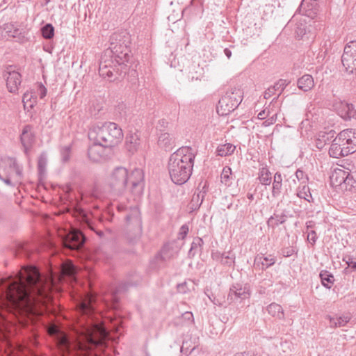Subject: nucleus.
Segmentation results:
<instances>
[{
    "label": "nucleus",
    "instance_id": "nucleus-1",
    "mask_svg": "<svg viewBox=\"0 0 356 356\" xmlns=\"http://www.w3.org/2000/svg\"><path fill=\"white\" fill-rule=\"evenodd\" d=\"M54 290H57L54 279L31 266L26 269L23 277L6 284L3 296L6 303L17 309H26L49 302Z\"/></svg>",
    "mask_w": 356,
    "mask_h": 356
},
{
    "label": "nucleus",
    "instance_id": "nucleus-2",
    "mask_svg": "<svg viewBox=\"0 0 356 356\" xmlns=\"http://www.w3.org/2000/svg\"><path fill=\"white\" fill-rule=\"evenodd\" d=\"M109 47L102 55L99 73L104 78H111L116 74L126 73L129 60L132 58L129 45L131 35L125 30L114 32L109 39Z\"/></svg>",
    "mask_w": 356,
    "mask_h": 356
},
{
    "label": "nucleus",
    "instance_id": "nucleus-3",
    "mask_svg": "<svg viewBox=\"0 0 356 356\" xmlns=\"http://www.w3.org/2000/svg\"><path fill=\"white\" fill-rule=\"evenodd\" d=\"M129 181L131 184V193L136 197H140L145 187L143 170L136 168L129 175L127 168L119 166L115 168L106 179L109 191L115 195H121L125 191Z\"/></svg>",
    "mask_w": 356,
    "mask_h": 356
},
{
    "label": "nucleus",
    "instance_id": "nucleus-4",
    "mask_svg": "<svg viewBox=\"0 0 356 356\" xmlns=\"http://www.w3.org/2000/svg\"><path fill=\"white\" fill-rule=\"evenodd\" d=\"M195 154L191 147H181L172 154L168 161L171 180L178 185L186 183L192 175Z\"/></svg>",
    "mask_w": 356,
    "mask_h": 356
},
{
    "label": "nucleus",
    "instance_id": "nucleus-5",
    "mask_svg": "<svg viewBox=\"0 0 356 356\" xmlns=\"http://www.w3.org/2000/svg\"><path fill=\"white\" fill-rule=\"evenodd\" d=\"M88 138L106 147L118 145L123 138L122 129L115 122H97L92 125L88 131Z\"/></svg>",
    "mask_w": 356,
    "mask_h": 356
},
{
    "label": "nucleus",
    "instance_id": "nucleus-6",
    "mask_svg": "<svg viewBox=\"0 0 356 356\" xmlns=\"http://www.w3.org/2000/svg\"><path fill=\"white\" fill-rule=\"evenodd\" d=\"M356 151V136L350 129L339 133L333 139L329 149L331 157L339 159L344 157Z\"/></svg>",
    "mask_w": 356,
    "mask_h": 356
},
{
    "label": "nucleus",
    "instance_id": "nucleus-7",
    "mask_svg": "<svg viewBox=\"0 0 356 356\" xmlns=\"http://www.w3.org/2000/svg\"><path fill=\"white\" fill-rule=\"evenodd\" d=\"M23 177V168L16 159L5 156L0 159V179L7 186L15 187L20 184Z\"/></svg>",
    "mask_w": 356,
    "mask_h": 356
},
{
    "label": "nucleus",
    "instance_id": "nucleus-8",
    "mask_svg": "<svg viewBox=\"0 0 356 356\" xmlns=\"http://www.w3.org/2000/svg\"><path fill=\"white\" fill-rule=\"evenodd\" d=\"M243 92L240 88H232L219 99L217 112L220 115H227L234 111L241 103Z\"/></svg>",
    "mask_w": 356,
    "mask_h": 356
},
{
    "label": "nucleus",
    "instance_id": "nucleus-9",
    "mask_svg": "<svg viewBox=\"0 0 356 356\" xmlns=\"http://www.w3.org/2000/svg\"><path fill=\"white\" fill-rule=\"evenodd\" d=\"M341 63L347 72H356V41H350L345 46Z\"/></svg>",
    "mask_w": 356,
    "mask_h": 356
},
{
    "label": "nucleus",
    "instance_id": "nucleus-10",
    "mask_svg": "<svg viewBox=\"0 0 356 356\" xmlns=\"http://www.w3.org/2000/svg\"><path fill=\"white\" fill-rule=\"evenodd\" d=\"M337 114L345 120H356V110L352 104L341 100H335L332 105Z\"/></svg>",
    "mask_w": 356,
    "mask_h": 356
},
{
    "label": "nucleus",
    "instance_id": "nucleus-11",
    "mask_svg": "<svg viewBox=\"0 0 356 356\" xmlns=\"http://www.w3.org/2000/svg\"><path fill=\"white\" fill-rule=\"evenodd\" d=\"M250 290L247 286L236 284L233 285L228 293L227 300L231 302H241L250 298Z\"/></svg>",
    "mask_w": 356,
    "mask_h": 356
},
{
    "label": "nucleus",
    "instance_id": "nucleus-12",
    "mask_svg": "<svg viewBox=\"0 0 356 356\" xmlns=\"http://www.w3.org/2000/svg\"><path fill=\"white\" fill-rule=\"evenodd\" d=\"M108 148L97 141H93V144L88 149V158L93 162H100L106 159V151Z\"/></svg>",
    "mask_w": 356,
    "mask_h": 356
},
{
    "label": "nucleus",
    "instance_id": "nucleus-13",
    "mask_svg": "<svg viewBox=\"0 0 356 356\" xmlns=\"http://www.w3.org/2000/svg\"><path fill=\"white\" fill-rule=\"evenodd\" d=\"M4 77L6 79V86L8 91L11 93H17L19 86L22 83L21 74L15 70L8 71L4 74Z\"/></svg>",
    "mask_w": 356,
    "mask_h": 356
},
{
    "label": "nucleus",
    "instance_id": "nucleus-14",
    "mask_svg": "<svg viewBox=\"0 0 356 356\" xmlns=\"http://www.w3.org/2000/svg\"><path fill=\"white\" fill-rule=\"evenodd\" d=\"M276 257L273 254H267L259 253L256 255L254 259V266L256 268L265 270L268 268L273 266L276 262Z\"/></svg>",
    "mask_w": 356,
    "mask_h": 356
},
{
    "label": "nucleus",
    "instance_id": "nucleus-15",
    "mask_svg": "<svg viewBox=\"0 0 356 356\" xmlns=\"http://www.w3.org/2000/svg\"><path fill=\"white\" fill-rule=\"evenodd\" d=\"M70 233L66 241V246L71 250L81 249L86 240L85 236L79 230H74Z\"/></svg>",
    "mask_w": 356,
    "mask_h": 356
},
{
    "label": "nucleus",
    "instance_id": "nucleus-16",
    "mask_svg": "<svg viewBox=\"0 0 356 356\" xmlns=\"http://www.w3.org/2000/svg\"><path fill=\"white\" fill-rule=\"evenodd\" d=\"M20 140L24 152L27 154L35 140V135L31 125L27 124L24 127L20 136Z\"/></svg>",
    "mask_w": 356,
    "mask_h": 356
},
{
    "label": "nucleus",
    "instance_id": "nucleus-17",
    "mask_svg": "<svg viewBox=\"0 0 356 356\" xmlns=\"http://www.w3.org/2000/svg\"><path fill=\"white\" fill-rule=\"evenodd\" d=\"M335 137L336 132L334 130L320 131L315 140L316 147L319 149H322L326 144L332 143Z\"/></svg>",
    "mask_w": 356,
    "mask_h": 356
},
{
    "label": "nucleus",
    "instance_id": "nucleus-18",
    "mask_svg": "<svg viewBox=\"0 0 356 356\" xmlns=\"http://www.w3.org/2000/svg\"><path fill=\"white\" fill-rule=\"evenodd\" d=\"M80 309L83 314H88L95 311L93 305L96 302V297L94 295H87L86 297L80 296Z\"/></svg>",
    "mask_w": 356,
    "mask_h": 356
},
{
    "label": "nucleus",
    "instance_id": "nucleus-19",
    "mask_svg": "<svg viewBox=\"0 0 356 356\" xmlns=\"http://www.w3.org/2000/svg\"><path fill=\"white\" fill-rule=\"evenodd\" d=\"M298 88L303 92L310 91L314 87V81L312 75L305 74L297 81Z\"/></svg>",
    "mask_w": 356,
    "mask_h": 356
},
{
    "label": "nucleus",
    "instance_id": "nucleus-20",
    "mask_svg": "<svg viewBox=\"0 0 356 356\" xmlns=\"http://www.w3.org/2000/svg\"><path fill=\"white\" fill-rule=\"evenodd\" d=\"M348 172L341 170L336 169L330 175V182L333 186H342L343 184L346 182L347 179Z\"/></svg>",
    "mask_w": 356,
    "mask_h": 356
},
{
    "label": "nucleus",
    "instance_id": "nucleus-21",
    "mask_svg": "<svg viewBox=\"0 0 356 356\" xmlns=\"http://www.w3.org/2000/svg\"><path fill=\"white\" fill-rule=\"evenodd\" d=\"M22 102L25 110L28 111L33 108L37 102L36 92L33 90L26 92L23 95Z\"/></svg>",
    "mask_w": 356,
    "mask_h": 356
},
{
    "label": "nucleus",
    "instance_id": "nucleus-22",
    "mask_svg": "<svg viewBox=\"0 0 356 356\" xmlns=\"http://www.w3.org/2000/svg\"><path fill=\"white\" fill-rule=\"evenodd\" d=\"M282 175L280 172L275 173L273 177V186H272V195L276 197L280 195L282 188Z\"/></svg>",
    "mask_w": 356,
    "mask_h": 356
},
{
    "label": "nucleus",
    "instance_id": "nucleus-23",
    "mask_svg": "<svg viewBox=\"0 0 356 356\" xmlns=\"http://www.w3.org/2000/svg\"><path fill=\"white\" fill-rule=\"evenodd\" d=\"M258 179L262 185L269 186L271 184V172L267 166H263L259 169Z\"/></svg>",
    "mask_w": 356,
    "mask_h": 356
},
{
    "label": "nucleus",
    "instance_id": "nucleus-24",
    "mask_svg": "<svg viewBox=\"0 0 356 356\" xmlns=\"http://www.w3.org/2000/svg\"><path fill=\"white\" fill-rule=\"evenodd\" d=\"M287 216L284 211L281 213L275 212L273 216H270L267 223L269 226L276 227L286 222Z\"/></svg>",
    "mask_w": 356,
    "mask_h": 356
},
{
    "label": "nucleus",
    "instance_id": "nucleus-25",
    "mask_svg": "<svg viewBox=\"0 0 356 356\" xmlns=\"http://www.w3.org/2000/svg\"><path fill=\"white\" fill-rule=\"evenodd\" d=\"M330 320V326L332 327H343L345 326L351 319V317L348 315H342L341 316H328Z\"/></svg>",
    "mask_w": 356,
    "mask_h": 356
},
{
    "label": "nucleus",
    "instance_id": "nucleus-26",
    "mask_svg": "<svg viewBox=\"0 0 356 356\" xmlns=\"http://www.w3.org/2000/svg\"><path fill=\"white\" fill-rule=\"evenodd\" d=\"M268 313L272 316L273 317L277 318L278 319H284V313L282 306L275 302H273L270 304L267 307Z\"/></svg>",
    "mask_w": 356,
    "mask_h": 356
},
{
    "label": "nucleus",
    "instance_id": "nucleus-27",
    "mask_svg": "<svg viewBox=\"0 0 356 356\" xmlns=\"http://www.w3.org/2000/svg\"><path fill=\"white\" fill-rule=\"evenodd\" d=\"M204 241L202 238L196 237L193 239L188 251V257H193L196 254L201 253Z\"/></svg>",
    "mask_w": 356,
    "mask_h": 356
},
{
    "label": "nucleus",
    "instance_id": "nucleus-28",
    "mask_svg": "<svg viewBox=\"0 0 356 356\" xmlns=\"http://www.w3.org/2000/svg\"><path fill=\"white\" fill-rule=\"evenodd\" d=\"M320 278L322 284L327 289H330L334 283V278L332 273L327 270H322L320 273Z\"/></svg>",
    "mask_w": 356,
    "mask_h": 356
},
{
    "label": "nucleus",
    "instance_id": "nucleus-29",
    "mask_svg": "<svg viewBox=\"0 0 356 356\" xmlns=\"http://www.w3.org/2000/svg\"><path fill=\"white\" fill-rule=\"evenodd\" d=\"M236 147L231 143H226L224 145H220L217 149L216 152L218 156H227L234 153Z\"/></svg>",
    "mask_w": 356,
    "mask_h": 356
},
{
    "label": "nucleus",
    "instance_id": "nucleus-30",
    "mask_svg": "<svg viewBox=\"0 0 356 356\" xmlns=\"http://www.w3.org/2000/svg\"><path fill=\"white\" fill-rule=\"evenodd\" d=\"M221 182L224 184L225 186H230L232 184V169L225 166L223 168L222 171L220 175Z\"/></svg>",
    "mask_w": 356,
    "mask_h": 356
},
{
    "label": "nucleus",
    "instance_id": "nucleus-31",
    "mask_svg": "<svg viewBox=\"0 0 356 356\" xmlns=\"http://www.w3.org/2000/svg\"><path fill=\"white\" fill-rule=\"evenodd\" d=\"M297 195L300 198H303L305 200L310 202L309 198H312V194L309 186L306 185V184H300L298 188Z\"/></svg>",
    "mask_w": 356,
    "mask_h": 356
},
{
    "label": "nucleus",
    "instance_id": "nucleus-32",
    "mask_svg": "<svg viewBox=\"0 0 356 356\" xmlns=\"http://www.w3.org/2000/svg\"><path fill=\"white\" fill-rule=\"evenodd\" d=\"M126 143L129 150L132 151L139 144V136L136 133H130L126 137Z\"/></svg>",
    "mask_w": 356,
    "mask_h": 356
},
{
    "label": "nucleus",
    "instance_id": "nucleus-33",
    "mask_svg": "<svg viewBox=\"0 0 356 356\" xmlns=\"http://www.w3.org/2000/svg\"><path fill=\"white\" fill-rule=\"evenodd\" d=\"M131 59L130 58L129 60V63H126L127 64V71L126 73H122V74H116L115 72L114 74H113V76L112 77H111L110 79H113V80H115L117 79H118V76H125L127 74H130L131 76H137V72H136V70L135 69V67H136L137 65H134V66L133 65V64L131 63Z\"/></svg>",
    "mask_w": 356,
    "mask_h": 356
},
{
    "label": "nucleus",
    "instance_id": "nucleus-34",
    "mask_svg": "<svg viewBox=\"0 0 356 356\" xmlns=\"http://www.w3.org/2000/svg\"><path fill=\"white\" fill-rule=\"evenodd\" d=\"M40 31L42 37L46 40L52 39L54 36V27L50 23H47L44 25L41 28Z\"/></svg>",
    "mask_w": 356,
    "mask_h": 356
},
{
    "label": "nucleus",
    "instance_id": "nucleus-35",
    "mask_svg": "<svg viewBox=\"0 0 356 356\" xmlns=\"http://www.w3.org/2000/svg\"><path fill=\"white\" fill-rule=\"evenodd\" d=\"M197 346L195 343L193 345L192 344L191 339L184 340L181 347V352L186 356H188Z\"/></svg>",
    "mask_w": 356,
    "mask_h": 356
},
{
    "label": "nucleus",
    "instance_id": "nucleus-36",
    "mask_svg": "<svg viewBox=\"0 0 356 356\" xmlns=\"http://www.w3.org/2000/svg\"><path fill=\"white\" fill-rule=\"evenodd\" d=\"M235 258V254L232 251L224 252L220 264L229 267L232 266L234 264Z\"/></svg>",
    "mask_w": 356,
    "mask_h": 356
},
{
    "label": "nucleus",
    "instance_id": "nucleus-37",
    "mask_svg": "<svg viewBox=\"0 0 356 356\" xmlns=\"http://www.w3.org/2000/svg\"><path fill=\"white\" fill-rule=\"evenodd\" d=\"M15 254L16 257L23 256L24 257H29L31 252L26 244L18 243L16 246Z\"/></svg>",
    "mask_w": 356,
    "mask_h": 356
},
{
    "label": "nucleus",
    "instance_id": "nucleus-38",
    "mask_svg": "<svg viewBox=\"0 0 356 356\" xmlns=\"http://www.w3.org/2000/svg\"><path fill=\"white\" fill-rule=\"evenodd\" d=\"M208 191V186L207 183L205 182L204 185L202 186V189L199 191V193L197 194L196 197L194 195L192 199V202H197V206H200L201 204L203 202V200Z\"/></svg>",
    "mask_w": 356,
    "mask_h": 356
},
{
    "label": "nucleus",
    "instance_id": "nucleus-39",
    "mask_svg": "<svg viewBox=\"0 0 356 356\" xmlns=\"http://www.w3.org/2000/svg\"><path fill=\"white\" fill-rule=\"evenodd\" d=\"M47 164V157L46 153H42L38 161V170L40 175H42L46 170V166Z\"/></svg>",
    "mask_w": 356,
    "mask_h": 356
},
{
    "label": "nucleus",
    "instance_id": "nucleus-40",
    "mask_svg": "<svg viewBox=\"0 0 356 356\" xmlns=\"http://www.w3.org/2000/svg\"><path fill=\"white\" fill-rule=\"evenodd\" d=\"M289 82H288L285 79H280L277 81L273 86H272L274 89H275V92H278L277 97H274L273 101L277 99L278 97L281 95L285 88L288 86Z\"/></svg>",
    "mask_w": 356,
    "mask_h": 356
},
{
    "label": "nucleus",
    "instance_id": "nucleus-41",
    "mask_svg": "<svg viewBox=\"0 0 356 356\" xmlns=\"http://www.w3.org/2000/svg\"><path fill=\"white\" fill-rule=\"evenodd\" d=\"M87 333L85 336V339L86 342L88 343L90 348L93 346H97L100 343L99 340L96 339L94 336L92 331L87 330Z\"/></svg>",
    "mask_w": 356,
    "mask_h": 356
},
{
    "label": "nucleus",
    "instance_id": "nucleus-42",
    "mask_svg": "<svg viewBox=\"0 0 356 356\" xmlns=\"http://www.w3.org/2000/svg\"><path fill=\"white\" fill-rule=\"evenodd\" d=\"M170 141L171 138L170 137V134L168 133H164L161 134L159 136L158 143L159 145L167 148L171 145Z\"/></svg>",
    "mask_w": 356,
    "mask_h": 356
},
{
    "label": "nucleus",
    "instance_id": "nucleus-43",
    "mask_svg": "<svg viewBox=\"0 0 356 356\" xmlns=\"http://www.w3.org/2000/svg\"><path fill=\"white\" fill-rule=\"evenodd\" d=\"M139 216V210L137 207H130V213L125 216L127 222L131 221L134 218L138 219Z\"/></svg>",
    "mask_w": 356,
    "mask_h": 356
},
{
    "label": "nucleus",
    "instance_id": "nucleus-44",
    "mask_svg": "<svg viewBox=\"0 0 356 356\" xmlns=\"http://www.w3.org/2000/svg\"><path fill=\"white\" fill-rule=\"evenodd\" d=\"M71 147L70 145L63 147L60 149L61 159L63 162H67L70 158Z\"/></svg>",
    "mask_w": 356,
    "mask_h": 356
},
{
    "label": "nucleus",
    "instance_id": "nucleus-45",
    "mask_svg": "<svg viewBox=\"0 0 356 356\" xmlns=\"http://www.w3.org/2000/svg\"><path fill=\"white\" fill-rule=\"evenodd\" d=\"M356 184L355 180L353 177L348 172L347 179H346V182L343 184V186L344 189L346 191H350L352 188L355 187V184Z\"/></svg>",
    "mask_w": 356,
    "mask_h": 356
},
{
    "label": "nucleus",
    "instance_id": "nucleus-46",
    "mask_svg": "<svg viewBox=\"0 0 356 356\" xmlns=\"http://www.w3.org/2000/svg\"><path fill=\"white\" fill-rule=\"evenodd\" d=\"M35 92L36 95L40 96V99H43L47 95V90L42 83H39L36 86V91Z\"/></svg>",
    "mask_w": 356,
    "mask_h": 356
},
{
    "label": "nucleus",
    "instance_id": "nucleus-47",
    "mask_svg": "<svg viewBox=\"0 0 356 356\" xmlns=\"http://www.w3.org/2000/svg\"><path fill=\"white\" fill-rule=\"evenodd\" d=\"M296 177L299 181H302L301 184H306L308 180V177L305 172L299 169L296 172Z\"/></svg>",
    "mask_w": 356,
    "mask_h": 356
},
{
    "label": "nucleus",
    "instance_id": "nucleus-48",
    "mask_svg": "<svg viewBox=\"0 0 356 356\" xmlns=\"http://www.w3.org/2000/svg\"><path fill=\"white\" fill-rule=\"evenodd\" d=\"M318 236L315 231L311 230L309 232H307V241L314 245L316 241H317Z\"/></svg>",
    "mask_w": 356,
    "mask_h": 356
},
{
    "label": "nucleus",
    "instance_id": "nucleus-49",
    "mask_svg": "<svg viewBox=\"0 0 356 356\" xmlns=\"http://www.w3.org/2000/svg\"><path fill=\"white\" fill-rule=\"evenodd\" d=\"M296 248L293 247H286L282 249V254L284 257H289L293 255L296 252Z\"/></svg>",
    "mask_w": 356,
    "mask_h": 356
},
{
    "label": "nucleus",
    "instance_id": "nucleus-50",
    "mask_svg": "<svg viewBox=\"0 0 356 356\" xmlns=\"http://www.w3.org/2000/svg\"><path fill=\"white\" fill-rule=\"evenodd\" d=\"M188 225L186 224L183 225L179 229L178 238L184 239L188 234Z\"/></svg>",
    "mask_w": 356,
    "mask_h": 356
},
{
    "label": "nucleus",
    "instance_id": "nucleus-51",
    "mask_svg": "<svg viewBox=\"0 0 356 356\" xmlns=\"http://www.w3.org/2000/svg\"><path fill=\"white\" fill-rule=\"evenodd\" d=\"M136 282H130V281L122 282L119 286V289H118V291H122V290L125 291L129 286H134V285H136Z\"/></svg>",
    "mask_w": 356,
    "mask_h": 356
},
{
    "label": "nucleus",
    "instance_id": "nucleus-52",
    "mask_svg": "<svg viewBox=\"0 0 356 356\" xmlns=\"http://www.w3.org/2000/svg\"><path fill=\"white\" fill-rule=\"evenodd\" d=\"M275 89L273 88L272 86H270L264 92V98L265 99H269L273 95H275Z\"/></svg>",
    "mask_w": 356,
    "mask_h": 356
},
{
    "label": "nucleus",
    "instance_id": "nucleus-53",
    "mask_svg": "<svg viewBox=\"0 0 356 356\" xmlns=\"http://www.w3.org/2000/svg\"><path fill=\"white\" fill-rule=\"evenodd\" d=\"M276 119H277V115L275 114V115H273L272 117H270V118H268V120H265L263 122V125L264 127H268L270 125H272L275 122Z\"/></svg>",
    "mask_w": 356,
    "mask_h": 356
},
{
    "label": "nucleus",
    "instance_id": "nucleus-54",
    "mask_svg": "<svg viewBox=\"0 0 356 356\" xmlns=\"http://www.w3.org/2000/svg\"><path fill=\"white\" fill-rule=\"evenodd\" d=\"M223 256H224V252L220 253L218 251L216 252H212V254H211L212 259L219 261L220 263L221 262V259H222Z\"/></svg>",
    "mask_w": 356,
    "mask_h": 356
},
{
    "label": "nucleus",
    "instance_id": "nucleus-55",
    "mask_svg": "<svg viewBox=\"0 0 356 356\" xmlns=\"http://www.w3.org/2000/svg\"><path fill=\"white\" fill-rule=\"evenodd\" d=\"M182 318L189 323L193 322V315L190 312H186L182 314Z\"/></svg>",
    "mask_w": 356,
    "mask_h": 356
},
{
    "label": "nucleus",
    "instance_id": "nucleus-56",
    "mask_svg": "<svg viewBox=\"0 0 356 356\" xmlns=\"http://www.w3.org/2000/svg\"><path fill=\"white\" fill-rule=\"evenodd\" d=\"M256 354L254 352L251 350L248 351H243V352H238L234 355V356H255Z\"/></svg>",
    "mask_w": 356,
    "mask_h": 356
},
{
    "label": "nucleus",
    "instance_id": "nucleus-57",
    "mask_svg": "<svg viewBox=\"0 0 356 356\" xmlns=\"http://www.w3.org/2000/svg\"><path fill=\"white\" fill-rule=\"evenodd\" d=\"M177 291L179 292L185 293L186 292V289H187L186 283L183 282V283L178 284L177 286Z\"/></svg>",
    "mask_w": 356,
    "mask_h": 356
},
{
    "label": "nucleus",
    "instance_id": "nucleus-58",
    "mask_svg": "<svg viewBox=\"0 0 356 356\" xmlns=\"http://www.w3.org/2000/svg\"><path fill=\"white\" fill-rule=\"evenodd\" d=\"M76 356H96V355H94L91 350H86L82 351L80 353L76 355Z\"/></svg>",
    "mask_w": 356,
    "mask_h": 356
},
{
    "label": "nucleus",
    "instance_id": "nucleus-59",
    "mask_svg": "<svg viewBox=\"0 0 356 356\" xmlns=\"http://www.w3.org/2000/svg\"><path fill=\"white\" fill-rule=\"evenodd\" d=\"M315 226V222L313 220H309L306 222L307 232H309V229L314 228Z\"/></svg>",
    "mask_w": 356,
    "mask_h": 356
},
{
    "label": "nucleus",
    "instance_id": "nucleus-60",
    "mask_svg": "<svg viewBox=\"0 0 356 356\" xmlns=\"http://www.w3.org/2000/svg\"><path fill=\"white\" fill-rule=\"evenodd\" d=\"M347 264L350 268L353 270H356V261H353L350 258L348 259V261H346Z\"/></svg>",
    "mask_w": 356,
    "mask_h": 356
},
{
    "label": "nucleus",
    "instance_id": "nucleus-61",
    "mask_svg": "<svg viewBox=\"0 0 356 356\" xmlns=\"http://www.w3.org/2000/svg\"><path fill=\"white\" fill-rule=\"evenodd\" d=\"M224 54H225V56L227 57V58H230L231 56H232V51L229 49L228 48H225L224 49Z\"/></svg>",
    "mask_w": 356,
    "mask_h": 356
},
{
    "label": "nucleus",
    "instance_id": "nucleus-62",
    "mask_svg": "<svg viewBox=\"0 0 356 356\" xmlns=\"http://www.w3.org/2000/svg\"><path fill=\"white\" fill-rule=\"evenodd\" d=\"M345 298H347V302H352L353 301L356 302V296L355 298H353L350 295H348Z\"/></svg>",
    "mask_w": 356,
    "mask_h": 356
},
{
    "label": "nucleus",
    "instance_id": "nucleus-63",
    "mask_svg": "<svg viewBox=\"0 0 356 356\" xmlns=\"http://www.w3.org/2000/svg\"><path fill=\"white\" fill-rule=\"evenodd\" d=\"M117 209L119 211H123L127 210V207L123 204H118Z\"/></svg>",
    "mask_w": 356,
    "mask_h": 356
},
{
    "label": "nucleus",
    "instance_id": "nucleus-64",
    "mask_svg": "<svg viewBox=\"0 0 356 356\" xmlns=\"http://www.w3.org/2000/svg\"><path fill=\"white\" fill-rule=\"evenodd\" d=\"M265 118H266V116H265V111H262L260 113H259V114H258V118L259 119L263 120Z\"/></svg>",
    "mask_w": 356,
    "mask_h": 356
}]
</instances>
